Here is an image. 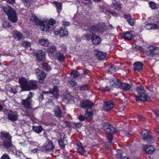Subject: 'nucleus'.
<instances>
[{
  "label": "nucleus",
  "instance_id": "nucleus-30",
  "mask_svg": "<svg viewBox=\"0 0 159 159\" xmlns=\"http://www.w3.org/2000/svg\"><path fill=\"white\" fill-rule=\"evenodd\" d=\"M22 36L23 35L20 32L15 31L14 33L13 37H14V39H15L20 40L22 39Z\"/></svg>",
  "mask_w": 159,
  "mask_h": 159
},
{
  "label": "nucleus",
  "instance_id": "nucleus-40",
  "mask_svg": "<svg viewBox=\"0 0 159 159\" xmlns=\"http://www.w3.org/2000/svg\"><path fill=\"white\" fill-rule=\"evenodd\" d=\"M76 148L78 152L81 155H83L86 152V151L83 146L77 147Z\"/></svg>",
  "mask_w": 159,
  "mask_h": 159
},
{
  "label": "nucleus",
  "instance_id": "nucleus-56",
  "mask_svg": "<svg viewBox=\"0 0 159 159\" xmlns=\"http://www.w3.org/2000/svg\"><path fill=\"white\" fill-rule=\"evenodd\" d=\"M109 13L114 16H118V14L117 12L112 11H110Z\"/></svg>",
  "mask_w": 159,
  "mask_h": 159
},
{
  "label": "nucleus",
  "instance_id": "nucleus-22",
  "mask_svg": "<svg viewBox=\"0 0 159 159\" xmlns=\"http://www.w3.org/2000/svg\"><path fill=\"white\" fill-rule=\"evenodd\" d=\"M92 108H88L85 110L84 116L87 119L89 118L91 119L93 117V112Z\"/></svg>",
  "mask_w": 159,
  "mask_h": 159
},
{
  "label": "nucleus",
  "instance_id": "nucleus-3",
  "mask_svg": "<svg viewBox=\"0 0 159 159\" xmlns=\"http://www.w3.org/2000/svg\"><path fill=\"white\" fill-rule=\"evenodd\" d=\"M110 84H111V87H109L107 86L105 87H101L99 88L100 90L103 93L106 92H109L111 90H112V87L119 88H121L123 83L119 79L112 78L110 81Z\"/></svg>",
  "mask_w": 159,
  "mask_h": 159
},
{
  "label": "nucleus",
  "instance_id": "nucleus-35",
  "mask_svg": "<svg viewBox=\"0 0 159 159\" xmlns=\"http://www.w3.org/2000/svg\"><path fill=\"white\" fill-rule=\"evenodd\" d=\"M64 138H61L58 141L60 147L62 149H64L65 148V145H66V144H65L64 143Z\"/></svg>",
  "mask_w": 159,
  "mask_h": 159
},
{
  "label": "nucleus",
  "instance_id": "nucleus-61",
  "mask_svg": "<svg viewBox=\"0 0 159 159\" xmlns=\"http://www.w3.org/2000/svg\"><path fill=\"white\" fill-rule=\"evenodd\" d=\"M33 97V95H32V93L31 92H30V93H29L28 96L26 98L30 99V100H31L32 98Z\"/></svg>",
  "mask_w": 159,
  "mask_h": 159
},
{
  "label": "nucleus",
  "instance_id": "nucleus-7",
  "mask_svg": "<svg viewBox=\"0 0 159 159\" xmlns=\"http://www.w3.org/2000/svg\"><path fill=\"white\" fill-rule=\"evenodd\" d=\"M45 144V145L43 147L42 149V152L46 153L53 152L55 146L52 141L51 140H48L46 142Z\"/></svg>",
  "mask_w": 159,
  "mask_h": 159
},
{
  "label": "nucleus",
  "instance_id": "nucleus-26",
  "mask_svg": "<svg viewBox=\"0 0 159 159\" xmlns=\"http://www.w3.org/2000/svg\"><path fill=\"white\" fill-rule=\"evenodd\" d=\"M0 138L1 139L5 138L6 139L11 140L12 139V137L8 132L3 131L0 133Z\"/></svg>",
  "mask_w": 159,
  "mask_h": 159
},
{
  "label": "nucleus",
  "instance_id": "nucleus-50",
  "mask_svg": "<svg viewBox=\"0 0 159 159\" xmlns=\"http://www.w3.org/2000/svg\"><path fill=\"white\" fill-rule=\"evenodd\" d=\"M84 36L85 38L88 41L90 40H92V34L91 35L90 34H86Z\"/></svg>",
  "mask_w": 159,
  "mask_h": 159
},
{
  "label": "nucleus",
  "instance_id": "nucleus-63",
  "mask_svg": "<svg viewBox=\"0 0 159 159\" xmlns=\"http://www.w3.org/2000/svg\"><path fill=\"white\" fill-rule=\"evenodd\" d=\"M154 114L157 117H159V111L157 110H155L153 111Z\"/></svg>",
  "mask_w": 159,
  "mask_h": 159
},
{
  "label": "nucleus",
  "instance_id": "nucleus-19",
  "mask_svg": "<svg viewBox=\"0 0 159 159\" xmlns=\"http://www.w3.org/2000/svg\"><path fill=\"white\" fill-rule=\"evenodd\" d=\"M36 72L37 77L39 80H43L45 78L46 74L43 71L39 69H36Z\"/></svg>",
  "mask_w": 159,
  "mask_h": 159
},
{
  "label": "nucleus",
  "instance_id": "nucleus-48",
  "mask_svg": "<svg viewBox=\"0 0 159 159\" xmlns=\"http://www.w3.org/2000/svg\"><path fill=\"white\" fill-rule=\"evenodd\" d=\"M56 21L52 18H50L48 21V24L49 25H53L56 23Z\"/></svg>",
  "mask_w": 159,
  "mask_h": 159
},
{
  "label": "nucleus",
  "instance_id": "nucleus-42",
  "mask_svg": "<svg viewBox=\"0 0 159 159\" xmlns=\"http://www.w3.org/2000/svg\"><path fill=\"white\" fill-rule=\"evenodd\" d=\"M22 1L25 6L29 7L32 3V0H22Z\"/></svg>",
  "mask_w": 159,
  "mask_h": 159
},
{
  "label": "nucleus",
  "instance_id": "nucleus-2",
  "mask_svg": "<svg viewBox=\"0 0 159 159\" xmlns=\"http://www.w3.org/2000/svg\"><path fill=\"white\" fill-rule=\"evenodd\" d=\"M136 91L137 93V95L135 97L136 101L145 102L149 99V97L143 86L140 85L137 87Z\"/></svg>",
  "mask_w": 159,
  "mask_h": 159
},
{
  "label": "nucleus",
  "instance_id": "nucleus-10",
  "mask_svg": "<svg viewBox=\"0 0 159 159\" xmlns=\"http://www.w3.org/2000/svg\"><path fill=\"white\" fill-rule=\"evenodd\" d=\"M33 55L36 58L37 61L43 62L45 61V53L41 50H35L33 51Z\"/></svg>",
  "mask_w": 159,
  "mask_h": 159
},
{
  "label": "nucleus",
  "instance_id": "nucleus-45",
  "mask_svg": "<svg viewBox=\"0 0 159 159\" xmlns=\"http://www.w3.org/2000/svg\"><path fill=\"white\" fill-rule=\"evenodd\" d=\"M113 5L115 9L117 10H120L121 8V4L118 2H115Z\"/></svg>",
  "mask_w": 159,
  "mask_h": 159
},
{
  "label": "nucleus",
  "instance_id": "nucleus-53",
  "mask_svg": "<svg viewBox=\"0 0 159 159\" xmlns=\"http://www.w3.org/2000/svg\"><path fill=\"white\" fill-rule=\"evenodd\" d=\"M83 125V124L80 122H78L74 124V125L76 128L80 129Z\"/></svg>",
  "mask_w": 159,
  "mask_h": 159
},
{
  "label": "nucleus",
  "instance_id": "nucleus-9",
  "mask_svg": "<svg viewBox=\"0 0 159 159\" xmlns=\"http://www.w3.org/2000/svg\"><path fill=\"white\" fill-rule=\"evenodd\" d=\"M146 55L148 56L153 57L159 54V47L150 46L146 51Z\"/></svg>",
  "mask_w": 159,
  "mask_h": 159
},
{
  "label": "nucleus",
  "instance_id": "nucleus-18",
  "mask_svg": "<svg viewBox=\"0 0 159 159\" xmlns=\"http://www.w3.org/2000/svg\"><path fill=\"white\" fill-rule=\"evenodd\" d=\"M92 41L93 44L98 45L101 43V39L98 35H96L94 33H92Z\"/></svg>",
  "mask_w": 159,
  "mask_h": 159
},
{
  "label": "nucleus",
  "instance_id": "nucleus-47",
  "mask_svg": "<svg viewBox=\"0 0 159 159\" xmlns=\"http://www.w3.org/2000/svg\"><path fill=\"white\" fill-rule=\"evenodd\" d=\"M149 7L153 9H155L156 8V5L154 2H149Z\"/></svg>",
  "mask_w": 159,
  "mask_h": 159
},
{
  "label": "nucleus",
  "instance_id": "nucleus-32",
  "mask_svg": "<svg viewBox=\"0 0 159 159\" xmlns=\"http://www.w3.org/2000/svg\"><path fill=\"white\" fill-rule=\"evenodd\" d=\"M30 21L35 25L37 24V23L39 24V21H41L34 14L32 15L30 19Z\"/></svg>",
  "mask_w": 159,
  "mask_h": 159
},
{
  "label": "nucleus",
  "instance_id": "nucleus-39",
  "mask_svg": "<svg viewBox=\"0 0 159 159\" xmlns=\"http://www.w3.org/2000/svg\"><path fill=\"white\" fill-rule=\"evenodd\" d=\"M80 91H85L89 90L88 84H83L80 86Z\"/></svg>",
  "mask_w": 159,
  "mask_h": 159
},
{
  "label": "nucleus",
  "instance_id": "nucleus-5",
  "mask_svg": "<svg viewBox=\"0 0 159 159\" xmlns=\"http://www.w3.org/2000/svg\"><path fill=\"white\" fill-rule=\"evenodd\" d=\"M89 32L92 33H103L105 30L104 26L102 24L99 22L97 24L92 25L88 28Z\"/></svg>",
  "mask_w": 159,
  "mask_h": 159
},
{
  "label": "nucleus",
  "instance_id": "nucleus-44",
  "mask_svg": "<svg viewBox=\"0 0 159 159\" xmlns=\"http://www.w3.org/2000/svg\"><path fill=\"white\" fill-rule=\"evenodd\" d=\"M43 68L46 70L48 71L51 69L49 65L47 63H44L42 64Z\"/></svg>",
  "mask_w": 159,
  "mask_h": 159
},
{
  "label": "nucleus",
  "instance_id": "nucleus-27",
  "mask_svg": "<svg viewBox=\"0 0 159 159\" xmlns=\"http://www.w3.org/2000/svg\"><path fill=\"white\" fill-rule=\"evenodd\" d=\"M38 42L41 45L45 47L48 46L50 44V42L48 39L44 38L39 39Z\"/></svg>",
  "mask_w": 159,
  "mask_h": 159
},
{
  "label": "nucleus",
  "instance_id": "nucleus-17",
  "mask_svg": "<svg viewBox=\"0 0 159 159\" xmlns=\"http://www.w3.org/2000/svg\"><path fill=\"white\" fill-rule=\"evenodd\" d=\"M32 100L26 98L21 100V103L24 107L27 109H31L32 107Z\"/></svg>",
  "mask_w": 159,
  "mask_h": 159
},
{
  "label": "nucleus",
  "instance_id": "nucleus-52",
  "mask_svg": "<svg viewBox=\"0 0 159 159\" xmlns=\"http://www.w3.org/2000/svg\"><path fill=\"white\" fill-rule=\"evenodd\" d=\"M10 92L11 93H13L14 94H16L17 93V90L15 87L11 88Z\"/></svg>",
  "mask_w": 159,
  "mask_h": 159
},
{
  "label": "nucleus",
  "instance_id": "nucleus-36",
  "mask_svg": "<svg viewBox=\"0 0 159 159\" xmlns=\"http://www.w3.org/2000/svg\"><path fill=\"white\" fill-rule=\"evenodd\" d=\"M59 34L62 37L65 36L67 37L68 36V31L67 30L65 29H61L59 30Z\"/></svg>",
  "mask_w": 159,
  "mask_h": 159
},
{
  "label": "nucleus",
  "instance_id": "nucleus-6",
  "mask_svg": "<svg viewBox=\"0 0 159 159\" xmlns=\"http://www.w3.org/2000/svg\"><path fill=\"white\" fill-rule=\"evenodd\" d=\"M149 132L148 130H143L141 133V137L143 140L148 143H153L155 140L150 135Z\"/></svg>",
  "mask_w": 159,
  "mask_h": 159
},
{
  "label": "nucleus",
  "instance_id": "nucleus-64",
  "mask_svg": "<svg viewBox=\"0 0 159 159\" xmlns=\"http://www.w3.org/2000/svg\"><path fill=\"white\" fill-rule=\"evenodd\" d=\"M70 23L69 21H65L63 23V25L65 26H68L70 25Z\"/></svg>",
  "mask_w": 159,
  "mask_h": 159
},
{
  "label": "nucleus",
  "instance_id": "nucleus-43",
  "mask_svg": "<svg viewBox=\"0 0 159 159\" xmlns=\"http://www.w3.org/2000/svg\"><path fill=\"white\" fill-rule=\"evenodd\" d=\"M127 21L129 24L131 26H134L135 23V20L132 18H130L127 20Z\"/></svg>",
  "mask_w": 159,
  "mask_h": 159
},
{
  "label": "nucleus",
  "instance_id": "nucleus-21",
  "mask_svg": "<svg viewBox=\"0 0 159 159\" xmlns=\"http://www.w3.org/2000/svg\"><path fill=\"white\" fill-rule=\"evenodd\" d=\"M114 105V103L113 102L107 101L105 103L103 109L106 111H109L113 108Z\"/></svg>",
  "mask_w": 159,
  "mask_h": 159
},
{
  "label": "nucleus",
  "instance_id": "nucleus-34",
  "mask_svg": "<svg viewBox=\"0 0 159 159\" xmlns=\"http://www.w3.org/2000/svg\"><path fill=\"white\" fill-rule=\"evenodd\" d=\"M70 75L73 78H76L80 75L79 73L77 70L73 69L70 73Z\"/></svg>",
  "mask_w": 159,
  "mask_h": 159
},
{
  "label": "nucleus",
  "instance_id": "nucleus-16",
  "mask_svg": "<svg viewBox=\"0 0 159 159\" xmlns=\"http://www.w3.org/2000/svg\"><path fill=\"white\" fill-rule=\"evenodd\" d=\"M143 65L140 61H136L133 64V70L135 71L140 72L143 70Z\"/></svg>",
  "mask_w": 159,
  "mask_h": 159
},
{
  "label": "nucleus",
  "instance_id": "nucleus-41",
  "mask_svg": "<svg viewBox=\"0 0 159 159\" xmlns=\"http://www.w3.org/2000/svg\"><path fill=\"white\" fill-rule=\"evenodd\" d=\"M31 45V43L27 41H23L21 43V46L25 48L30 47Z\"/></svg>",
  "mask_w": 159,
  "mask_h": 159
},
{
  "label": "nucleus",
  "instance_id": "nucleus-23",
  "mask_svg": "<svg viewBox=\"0 0 159 159\" xmlns=\"http://www.w3.org/2000/svg\"><path fill=\"white\" fill-rule=\"evenodd\" d=\"M54 113L55 116L59 118H61L62 117V112L59 105L56 106V108L54 111Z\"/></svg>",
  "mask_w": 159,
  "mask_h": 159
},
{
  "label": "nucleus",
  "instance_id": "nucleus-33",
  "mask_svg": "<svg viewBox=\"0 0 159 159\" xmlns=\"http://www.w3.org/2000/svg\"><path fill=\"white\" fill-rule=\"evenodd\" d=\"M108 69H106L107 73L108 74H113L116 71V66L114 65L109 66Z\"/></svg>",
  "mask_w": 159,
  "mask_h": 159
},
{
  "label": "nucleus",
  "instance_id": "nucleus-13",
  "mask_svg": "<svg viewBox=\"0 0 159 159\" xmlns=\"http://www.w3.org/2000/svg\"><path fill=\"white\" fill-rule=\"evenodd\" d=\"M19 82L22 90L23 91H26L28 83L27 79L24 77H19Z\"/></svg>",
  "mask_w": 159,
  "mask_h": 159
},
{
  "label": "nucleus",
  "instance_id": "nucleus-25",
  "mask_svg": "<svg viewBox=\"0 0 159 159\" xmlns=\"http://www.w3.org/2000/svg\"><path fill=\"white\" fill-rule=\"evenodd\" d=\"M96 56L98 60H102L106 57V54L105 52L98 51L96 54Z\"/></svg>",
  "mask_w": 159,
  "mask_h": 159
},
{
  "label": "nucleus",
  "instance_id": "nucleus-58",
  "mask_svg": "<svg viewBox=\"0 0 159 159\" xmlns=\"http://www.w3.org/2000/svg\"><path fill=\"white\" fill-rule=\"evenodd\" d=\"M122 153H120L117 154L116 155V158L117 159H122Z\"/></svg>",
  "mask_w": 159,
  "mask_h": 159
},
{
  "label": "nucleus",
  "instance_id": "nucleus-11",
  "mask_svg": "<svg viewBox=\"0 0 159 159\" xmlns=\"http://www.w3.org/2000/svg\"><path fill=\"white\" fill-rule=\"evenodd\" d=\"M121 35L122 38L125 40L131 41L134 39L135 33L132 31H124L122 33Z\"/></svg>",
  "mask_w": 159,
  "mask_h": 159
},
{
  "label": "nucleus",
  "instance_id": "nucleus-60",
  "mask_svg": "<svg viewBox=\"0 0 159 159\" xmlns=\"http://www.w3.org/2000/svg\"><path fill=\"white\" fill-rule=\"evenodd\" d=\"M39 101H41L44 99V97L43 94H40L39 96Z\"/></svg>",
  "mask_w": 159,
  "mask_h": 159
},
{
  "label": "nucleus",
  "instance_id": "nucleus-49",
  "mask_svg": "<svg viewBox=\"0 0 159 159\" xmlns=\"http://www.w3.org/2000/svg\"><path fill=\"white\" fill-rule=\"evenodd\" d=\"M78 119L80 121H84L85 119H86L87 118L85 116H84L81 114H80L79 115Z\"/></svg>",
  "mask_w": 159,
  "mask_h": 159
},
{
  "label": "nucleus",
  "instance_id": "nucleus-46",
  "mask_svg": "<svg viewBox=\"0 0 159 159\" xmlns=\"http://www.w3.org/2000/svg\"><path fill=\"white\" fill-rule=\"evenodd\" d=\"M68 84L72 86H75L77 85V83L73 80V79L69 80L68 81Z\"/></svg>",
  "mask_w": 159,
  "mask_h": 159
},
{
  "label": "nucleus",
  "instance_id": "nucleus-29",
  "mask_svg": "<svg viewBox=\"0 0 159 159\" xmlns=\"http://www.w3.org/2000/svg\"><path fill=\"white\" fill-rule=\"evenodd\" d=\"M11 139H4L3 141V145L7 149H8L13 144L12 143Z\"/></svg>",
  "mask_w": 159,
  "mask_h": 159
},
{
  "label": "nucleus",
  "instance_id": "nucleus-24",
  "mask_svg": "<svg viewBox=\"0 0 159 159\" xmlns=\"http://www.w3.org/2000/svg\"><path fill=\"white\" fill-rule=\"evenodd\" d=\"M144 150L148 154H152L155 151V148L152 145H146L145 147Z\"/></svg>",
  "mask_w": 159,
  "mask_h": 159
},
{
  "label": "nucleus",
  "instance_id": "nucleus-57",
  "mask_svg": "<svg viewBox=\"0 0 159 159\" xmlns=\"http://www.w3.org/2000/svg\"><path fill=\"white\" fill-rule=\"evenodd\" d=\"M145 28L147 30L152 29V27H151V23L146 24L145 26Z\"/></svg>",
  "mask_w": 159,
  "mask_h": 159
},
{
  "label": "nucleus",
  "instance_id": "nucleus-54",
  "mask_svg": "<svg viewBox=\"0 0 159 159\" xmlns=\"http://www.w3.org/2000/svg\"><path fill=\"white\" fill-rule=\"evenodd\" d=\"M3 26L5 28H8L11 26V25L10 23L7 21H5L4 22L3 24Z\"/></svg>",
  "mask_w": 159,
  "mask_h": 159
},
{
  "label": "nucleus",
  "instance_id": "nucleus-28",
  "mask_svg": "<svg viewBox=\"0 0 159 159\" xmlns=\"http://www.w3.org/2000/svg\"><path fill=\"white\" fill-rule=\"evenodd\" d=\"M55 57L59 62H62L65 60V56L60 52H57L55 54Z\"/></svg>",
  "mask_w": 159,
  "mask_h": 159
},
{
  "label": "nucleus",
  "instance_id": "nucleus-62",
  "mask_svg": "<svg viewBox=\"0 0 159 159\" xmlns=\"http://www.w3.org/2000/svg\"><path fill=\"white\" fill-rule=\"evenodd\" d=\"M139 120H145V118L143 117L141 115H140L138 116Z\"/></svg>",
  "mask_w": 159,
  "mask_h": 159
},
{
  "label": "nucleus",
  "instance_id": "nucleus-14",
  "mask_svg": "<svg viewBox=\"0 0 159 159\" xmlns=\"http://www.w3.org/2000/svg\"><path fill=\"white\" fill-rule=\"evenodd\" d=\"M38 82L36 80H31L28 83L27 91L36 90L38 88Z\"/></svg>",
  "mask_w": 159,
  "mask_h": 159
},
{
  "label": "nucleus",
  "instance_id": "nucleus-12",
  "mask_svg": "<svg viewBox=\"0 0 159 159\" xmlns=\"http://www.w3.org/2000/svg\"><path fill=\"white\" fill-rule=\"evenodd\" d=\"M59 90L58 87L54 85L52 89H50L49 91H43L42 93L45 94L48 93L52 95L55 98H58L59 95Z\"/></svg>",
  "mask_w": 159,
  "mask_h": 159
},
{
  "label": "nucleus",
  "instance_id": "nucleus-55",
  "mask_svg": "<svg viewBox=\"0 0 159 159\" xmlns=\"http://www.w3.org/2000/svg\"><path fill=\"white\" fill-rule=\"evenodd\" d=\"M54 3L56 5L57 9H61L62 7V3H58L57 1H55Z\"/></svg>",
  "mask_w": 159,
  "mask_h": 159
},
{
  "label": "nucleus",
  "instance_id": "nucleus-1",
  "mask_svg": "<svg viewBox=\"0 0 159 159\" xmlns=\"http://www.w3.org/2000/svg\"><path fill=\"white\" fill-rule=\"evenodd\" d=\"M102 130L107 134V138L109 143H112L113 139V135L116 133L117 131V128L108 122L103 123L102 125Z\"/></svg>",
  "mask_w": 159,
  "mask_h": 159
},
{
  "label": "nucleus",
  "instance_id": "nucleus-4",
  "mask_svg": "<svg viewBox=\"0 0 159 159\" xmlns=\"http://www.w3.org/2000/svg\"><path fill=\"white\" fill-rule=\"evenodd\" d=\"M3 10L8 16V20L13 23H15L18 20L17 13L16 11L10 6L5 7Z\"/></svg>",
  "mask_w": 159,
  "mask_h": 159
},
{
  "label": "nucleus",
  "instance_id": "nucleus-51",
  "mask_svg": "<svg viewBox=\"0 0 159 159\" xmlns=\"http://www.w3.org/2000/svg\"><path fill=\"white\" fill-rule=\"evenodd\" d=\"M0 159H11V158L8 154L5 153L2 156Z\"/></svg>",
  "mask_w": 159,
  "mask_h": 159
},
{
  "label": "nucleus",
  "instance_id": "nucleus-15",
  "mask_svg": "<svg viewBox=\"0 0 159 159\" xmlns=\"http://www.w3.org/2000/svg\"><path fill=\"white\" fill-rule=\"evenodd\" d=\"M80 107L83 108L88 107L91 108L93 107V104L89 100H83L80 102Z\"/></svg>",
  "mask_w": 159,
  "mask_h": 159
},
{
  "label": "nucleus",
  "instance_id": "nucleus-8",
  "mask_svg": "<svg viewBox=\"0 0 159 159\" xmlns=\"http://www.w3.org/2000/svg\"><path fill=\"white\" fill-rule=\"evenodd\" d=\"M5 111L7 115V118L11 121H15L17 120L18 115L15 111L11 109L6 108Z\"/></svg>",
  "mask_w": 159,
  "mask_h": 159
},
{
  "label": "nucleus",
  "instance_id": "nucleus-37",
  "mask_svg": "<svg viewBox=\"0 0 159 159\" xmlns=\"http://www.w3.org/2000/svg\"><path fill=\"white\" fill-rule=\"evenodd\" d=\"M33 130L35 133H39L43 131V128L41 125L38 126H33Z\"/></svg>",
  "mask_w": 159,
  "mask_h": 159
},
{
  "label": "nucleus",
  "instance_id": "nucleus-38",
  "mask_svg": "<svg viewBox=\"0 0 159 159\" xmlns=\"http://www.w3.org/2000/svg\"><path fill=\"white\" fill-rule=\"evenodd\" d=\"M56 51V47L53 45H51L48 49H47V51L49 53L51 54H54Z\"/></svg>",
  "mask_w": 159,
  "mask_h": 159
},
{
  "label": "nucleus",
  "instance_id": "nucleus-59",
  "mask_svg": "<svg viewBox=\"0 0 159 159\" xmlns=\"http://www.w3.org/2000/svg\"><path fill=\"white\" fill-rule=\"evenodd\" d=\"M151 23V27H152V29H157L158 28V25L155 24Z\"/></svg>",
  "mask_w": 159,
  "mask_h": 159
},
{
  "label": "nucleus",
  "instance_id": "nucleus-31",
  "mask_svg": "<svg viewBox=\"0 0 159 159\" xmlns=\"http://www.w3.org/2000/svg\"><path fill=\"white\" fill-rule=\"evenodd\" d=\"M121 88L124 91L127 92L130 90L131 86L127 83H123Z\"/></svg>",
  "mask_w": 159,
  "mask_h": 159
},
{
  "label": "nucleus",
  "instance_id": "nucleus-20",
  "mask_svg": "<svg viewBox=\"0 0 159 159\" xmlns=\"http://www.w3.org/2000/svg\"><path fill=\"white\" fill-rule=\"evenodd\" d=\"M39 25L41 26L42 30L43 31H49L50 29V27L48 23H45L42 21H39Z\"/></svg>",
  "mask_w": 159,
  "mask_h": 159
}]
</instances>
